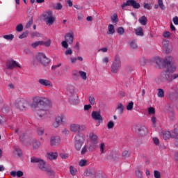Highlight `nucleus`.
<instances>
[{"instance_id":"obj_40","label":"nucleus","mask_w":178,"mask_h":178,"mask_svg":"<svg viewBox=\"0 0 178 178\" xmlns=\"http://www.w3.org/2000/svg\"><path fill=\"white\" fill-rule=\"evenodd\" d=\"M3 38H4V40H7L8 41H12V40L15 38V36L13 34H10V35H4Z\"/></svg>"},{"instance_id":"obj_26","label":"nucleus","mask_w":178,"mask_h":178,"mask_svg":"<svg viewBox=\"0 0 178 178\" xmlns=\"http://www.w3.org/2000/svg\"><path fill=\"white\" fill-rule=\"evenodd\" d=\"M13 154H17V156H22V155H23V152H22V149H20V147H19L18 146H14Z\"/></svg>"},{"instance_id":"obj_20","label":"nucleus","mask_w":178,"mask_h":178,"mask_svg":"<svg viewBox=\"0 0 178 178\" xmlns=\"http://www.w3.org/2000/svg\"><path fill=\"white\" fill-rule=\"evenodd\" d=\"M33 103L31 104V108L33 111L37 112V109H40L41 107H39L40 103L38 102V99L35 100V97H33Z\"/></svg>"},{"instance_id":"obj_14","label":"nucleus","mask_w":178,"mask_h":178,"mask_svg":"<svg viewBox=\"0 0 178 178\" xmlns=\"http://www.w3.org/2000/svg\"><path fill=\"white\" fill-rule=\"evenodd\" d=\"M6 69H9L10 70H13L15 67L22 69V65L15 60H8L6 63Z\"/></svg>"},{"instance_id":"obj_27","label":"nucleus","mask_w":178,"mask_h":178,"mask_svg":"<svg viewBox=\"0 0 178 178\" xmlns=\"http://www.w3.org/2000/svg\"><path fill=\"white\" fill-rule=\"evenodd\" d=\"M155 62L158 66H165V60L159 57L155 58Z\"/></svg>"},{"instance_id":"obj_7","label":"nucleus","mask_w":178,"mask_h":178,"mask_svg":"<svg viewBox=\"0 0 178 178\" xmlns=\"http://www.w3.org/2000/svg\"><path fill=\"white\" fill-rule=\"evenodd\" d=\"M44 22L47 26H52L55 23V17L51 10H47L42 14Z\"/></svg>"},{"instance_id":"obj_63","label":"nucleus","mask_w":178,"mask_h":178,"mask_svg":"<svg viewBox=\"0 0 178 178\" xmlns=\"http://www.w3.org/2000/svg\"><path fill=\"white\" fill-rule=\"evenodd\" d=\"M29 33L28 32H24L22 34H21L19 36V38L20 40H22V38H26V37H27Z\"/></svg>"},{"instance_id":"obj_28","label":"nucleus","mask_w":178,"mask_h":178,"mask_svg":"<svg viewBox=\"0 0 178 178\" xmlns=\"http://www.w3.org/2000/svg\"><path fill=\"white\" fill-rule=\"evenodd\" d=\"M107 34L108 35H113V34H115V26L113 25L109 24L108 26Z\"/></svg>"},{"instance_id":"obj_16","label":"nucleus","mask_w":178,"mask_h":178,"mask_svg":"<svg viewBox=\"0 0 178 178\" xmlns=\"http://www.w3.org/2000/svg\"><path fill=\"white\" fill-rule=\"evenodd\" d=\"M48 107H40V108L36 110V113L40 118L45 119V118H47V115L49 113V111L48 110Z\"/></svg>"},{"instance_id":"obj_4","label":"nucleus","mask_w":178,"mask_h":178,"mask_svg":"<svg viewBox=\"0 0 178 178\" xmlns=\"http://www.w3.org/2000/svg\"><path fill=\"white\" fill-rule=\"evenodd\" d=\"M27 105H29V100L22 97L17 98L13 104L15 108L22 111L27 109Z\"/></svg>"},{"instance_id":"obj_3","label":"nucleus","mask_w":178,"mask_h":178,"mask_svg":"<svg viewBox=\"0 0 178 178\" xmlns=\"http://www.w3.org/2000/svg\"><path fill=\"white\" fill-rule=\"evenodd\" d=\"M67 95H68L70 104L76 105L79 102V96L74 92V86H70L67 87Z\"/></svg>"},{"instance_id":"obj_48","label":"nucleus","mask_w":178,"mask_h":178,"mask_svg":"<svg viewBox=\"0 0 178 178\" xmlns=\"http://www.w3.org/2000/svg\"><path fill=\"white\" fill-rule=\"evenodd\" d=\"M87 151H88V147L87 146V145H85L81 149V155H84V154H86Z\"/></svg>"},{"instance_id":"obj_35","label":"nucleus","mask_w":178,"mask_h":178,"mask_svg":"<svg viewBox=\"0 0 178 178\" xmlns=\"http://www.w3.org/2000/svg\"><path fill=\"white\" fill-rule=\"evenodd\" d=\"M79 74L80 77L82 79V80H83L84 81L87 80V72L84 71H79Z\"/></svg>"},{"instance_id":"obj_17","label":"nucleus","mask_w":178,"mask_h":178,"mask_svg":"<svg viewBox=\"0 0 178 178\" xmlns=\"http://www.w3.org/2000/svg\"><path fill=\"white\" fill-rule=\"evenodd\" d=\"M60 143L61 140L59 136H53L50 138V145H51V147H59Z\"/></svg>"},{"instance_id":"obj_37","label":"nucleus","mask_w":178,"mask_h":178,"mask_svg":"<svg viewBox=\"0 0 178 178\" xmlns=\"http://www.w3.org/2000/svg\"><path fill=\"white\" fill-rule=\"evenodd\" d=\"M117 109L119 111V113L122 114L124 111V106H123L122 103H118L117 105Z\"/></svg>"},{"instance_id":"obj_11","label":"nucleus","mask_w":178,"mask_h":178,"mask_svg":"<svg viewBox=\"0 0 178 178\" xmlns=\"http://www.w3.org/2000/svg\"><path fill=\"white\" fill-rule=\"evenodd\" d=\"M55 122H56L53 123V127L56 129L58 126H60V124L66 123V115L65 114L58 115L57 117H56Z\"/></svg>"},{"instance_id":"obj_21","label":"nucleus","mask_w":178,"mask_h":178,"mask_svg":"<svg viewBox=\"0 0 178 178\" xmlns=\"http://www.w3.org/2000/svg\"><path fill=\"white\" fill-rule=\"evenodd\" d=\"M167 67L168 68L165 72H167V73H169L170 74H175L173 73H175V72H176L177 69V66H176L175 63L170 64V65L167 66Z\"/></svg>"},{"instance_id":"obj_29","label":"nucleus","mask_w":178,"mask_h":178,"mask_svg":"<svg viewBox=\"0 0 178 178\" xmlns=\"http://www.w3.org/2000/svg\"><path fill=\"white\" fill-rule=\"evenodd\" d=\"M97 144L98 143L92 142L90 145H88L87 147H88V151H90V152H92L93 151H95V148Z\"/></svg>"},{"instance_id":"obj_59","label":"nucleus","mask_w":178,"mask_h":178,"mask_svg":"<svg viewBox=\"0 0 178 178\" xmlns=\"http://www.w3.org/2000/svg\"><path fill=\"white\" fill-rule=\"evenodd\" d=\"M87 165V160L81 159L79 161V166H86Z\"/></svg>"},{"instance_id":"obj_55","label":"nucleus","mask_w":178,"mask_h":178,"mask_svg":"<svg viewBox=\"0 0 178 178\" xmlns=\"http://www.w3.org/2000/svg\"><path fill=\"white\" fill-rule=\"evenodd\" d=\"M111 20L113 23H118V15L114 14L112 17H111Z\"/></svg>"},{"instance_id":"obj_22","label":"nucleus","mask_w":178,"mask_h":178,"mask_svg":"<svg viewBox=\"0 0 178 178\" xmlns=\"http://www.w3.org/2000/svg\"><path fill=\"white\" fill-rule=\"evenodd\" d=\"M46 156L47 159H49L50 161H55V159H57L58 158V152H48L47 153Z\"/></svg>"},{"instance_id":"obj_52","label":"nucleus","mask_w":178,"mask_h":178,"mask_svg":"<svg viewBox=\"0 0 178 178\" xmlns=\"http://www.w3.org/2000/svg\"><path fill=\"white\" fill-rule=\"evenodd\" d=\"M122 156L124 158H129V156H130V151L129 150H124L122 152Z\"/></svg>"},{"instance_id":"obj_10","label":"nucleus","mask_w":178,"mask_h":178,"mask_svg":"<svg viewBox=\"0 0 178 178\" xmlns=\"http://www.w3.org/2000/svg\"><path fill=\"white\" fill-rule=\"evenodd\" d=\"M86 141V136L84 134H78L75 136V148L76 151H80Z\"/></svg>"},{"instance_id":"obj_1","label":"nucleus","mask_w":178,"mask_h":178,"mask_svg":"<svg viewBox=\"0 0 178 178\" xmlns=\"http://www.w3.org/2000/svg\"><path fill=\"white\" fill-rule=\"evenodd\" d=\"M176 79H178V73L173 74L167 72V71H164L162 72L159 76L156 79V82H157L158 84L161 83H165V81L172 83V80H176Z\"/></svg>"},{"instance_id":"obj_47","label":"nucleus","mask_w":178,"mask_h":178,"mask_svg":"<svg viewBox=\"0 0 178 178\" xmlns=\"http://www.w3.org/2000/svg\"><path fill=\"white\" fill-rule=\"evenodd\" d=\"M158 4L162 10H165V5H163V0H158Z\"/></svg>"},{"instance_id":"obj_38","label":"nucleus","mask_w":178,"mask_h":178,"mask_svg":"<svg viewBox=\"0 0 178 178\" xmlns=\"http://www.w3.org/2000/svg\"><path fill=\"white\" fill-rule=\"evenodd\" d=\"M163 138H164V140H168L170 138V131H164L163 133Z\"/></svg>"},{"instance_id":"obj_15","label":"nucleus","mask_w":178,"mask_h":178,"mask_svg":"<svg viewBox=\"0 0 178 178\" xmlns=\"http://www.w3.org/2000/svg\"><path fill=\"white\" fill-rule=\"evenodd\" d=\"M70 129L72 133H79V131H83V130H85L86 126L80 125L79 124H72Z\"/></svg>"},{"instance_id":"obj_34","label":"nucleus","mask_w":178,"mask_h":178,"mask_svg":"<svg viewBox=\"0 0 178 178\" xmlns=\"http://www.w3.org/2000/svg\"><path fill=\"white\" fill-rule=\"evenodd\" d=\"M157 97L159 98H163V97H165V90H163V89L159 88L157 89Z\"/></svg>"},{"instance_id":"obj_13","label":"nucleus","mask_w":178,"mask_h":178,"mask_svg":"<svg viewBox=\"0 0 178 178\" xmlns=\"http://www.w3.org/2000/svg\"><path fill=\"white\" fill-rule=\"evenodd\" d=\"M126 6H132L134 9H140V3H138L136 0H127L121 6V8H122V9H124Z\"/></svg>"},{"instance_id":"obj_58","label":"nucleus","mask_w":178,"mask_h":178,"mask_svg":"<svg viewBox=\"0 0 178 178\" xmlns=\"http://www.w3.org/2000/svg\"><path fill=\"white\" fill-rule=\"evenodd\" d=\"M42 45H44V47H50L51 46V40H48L46 42L42 41Z\"/></svg>"},{"instance_id":"obj_8","label":"nucleus","mask_w":178,"mask_h":178,"mask_svg":"<svg viewBox=\"0 0 178 178\" xmlns=\"http://www.w3.org/2000/svg\"><path fill=\"white\" fill-rule=\"evenodd\" d=\"M167 99L169 101H177L178 98V92H177V86H171L168 93L166 95Z\"/></svg>"},{"instance_id":"obj_46","label":"nucleus","mask_w":178,"mask_h":178,"mask_svg":"<svg viewBox=\"0 0 178 178\" xmlns=\"http://www.w3.org/2000/svg\"><path fill=\"white\" fill-rule=\"evenodd\" d=\"M99 148L100 150V153L104 154V150H105V143H100Z\"/></svg>"},{"instance_id":"obj_19","label":"nucleus","mask_w":178,"mask_h":178,"mask_svg":"<svg viewBox=\"0 0 178 178\" xmlns=\"http://www.w3.org/2000/svg\"><path fill=\"white\" fill-rule=\"evenodd\" d=\"M91 116L94 119V120H98L100 123H102V116H101V113H99V111H92Z\"/></svg>"},{"instance_id":"obj_39","label":"nucleus","mask_w":178,"mask_h":178,"mask_svg":"<svg viewBox=\"0 0 178 178\" xmlns=\"http://www.w3.org/2000/svg\"><path fill=\"white\" fill-rule=\"evenodd\" d=\"M130 47L132 48V49H136L138 48L137 42L136 40H132L129 42Z\"/></svg>"},{"instance_id":"obj_25","label":"nucleus","mask_w":178,"mask_h":178,"mask_svg":"<svg viewBox=\"0 0 178 178\" xmlns=\"http://www.w3.org/2000/svg\"><path fill=\"white\" fill-rule=\"evenodd\" d=\"M89 138L92 143H95V144H98V136L95 135L93 132L89 134Z\"/></svg>"},{"instance_id":"obj_64","label":"nucleus","mask_w":178,"mask_h":178,"mask_svg":"<svg viewBox=\"0 0 178 178\" xmlns=\"http://www.w3.org/2000/svg\"><path fill=\"white\" fill-rule=\"evenodd\" d=\"M172 22L175 26H178V17L175 16V17L172 18Z\"/></svg>"},{"instance_id":"obj_12","label":"nucleus","mask_w":178,"mask_h":178,"mask_svg":"<svg viewBox=\"0 0 178 178\" xmlns=\"http://www.w3.org/2000/svg\"><path fill=\"white\" fill-rule=\"evenodd\" d=\"M36 59L38 62H40L43 66H47V65H49V62H51V60H49L44 53H38Z\"/></svg>"},{"instance_id":"obj_36","label":"nucleus","mask_w":178,"mask_h":178,"mask_svg":"<svg viewBox=\"0 0 178 178\" xmlns=\"http://www.w3.org/2000/svg\"><path fill=\"white\" fill-rule=\"evenodd\" d=\"M71 63H76L77 60H80V62H83V57L81 56H78L77 58L76 57H72L70 58Z\"/></svg>"},{"instance_id":"obj_30","label":"nucleus","mask_w":178,"mask_h":178,"mask_svg":"<svg viewBox=\"0 0 178 178\" xmlns=\"http://www.w3.org/2000/svg\"><path fill=\"white\" fill-rule=\"evenodd\" d=\"M32 145L33 149H38V148L41 147V142L40 140H33Z\"/></svg>"},{"instance_id":"obj_54","label":"nucleus","mask_w":178,"mask_h":178,"mask_svg":"<svg viewBox=\"0 0 178 178\" xmlns=\"http://www.w3.org/2000/svg\"><path fill=\"white\" fill-rule=\"evenodd\" d=\"M16 31H18V33L23 31V24H18L16 26Z\"/></svg>"},{"instance_id":"obj_5","label":"nucleus","mask_w":178,"mask_h":178,"mask_svg":"<svg viewBox=\"0 0 178 178\" xmlns=\"http://www.w3.org/2000/svg\"><path fill=\"white\" fill-rule=\"evenodd\" d=\"M120 67H122V61L120 60V56L117 54L114 57V60L111 66V70L114 74H116L119 70H120Z\"/></svg>"},{"instance_id":"obj_56","label":"nucleus","mask_w":178,"mask_h":178,"mask_svg":"<svg viewBox=\"0 0 178 178\" xmlns=\"http://www.w3.org/2000/svg\"><path fill=\"white\" fill-rule=\"evenodd\" d=\"M44 128H38V130H37V133L38 134V136H42V134H44Z\"/></svg>"},{"instance_id":"obj_49","label":"nucleus","mask_w":178,"mask_h":178,"mask_svg":"<svg viewBox=\"0 0 178 178\" xmlns=\"http://www.w3.org/2000/svg\"><path fill=\"white\" fill-rule=\"evenodd\" d=\"M147 112L149 115H155V108L154 107H149Z\"/></svg>"},{"instance_id":"obj_53","label":"nucleus","mask_w":178,"mask_h":178,"mask_svg":"<svg viewBox=\"0 0 178 178\" xmlns=\"http://www.w3.org/2000/svg\"><path fill=\"white\" fill-rule=\"evenodd\" d=\"M139 63L140 66H145V63H146V60L145 58L142 57L139 59Z\"/></svg>"},{"instance_id":"obj_57","label":"nucleus","mask_w":178,"mask_h":178,"mask_svg":"<svg viewBox=\"0 0 178 178\" xmlns=\"http://www.w3.org/2000/svg\"><path fill=\"white\" fill-rule=\"evenodd\" d=\"M88 100L90 105H94L95 104V99L94 98V97L90 96L88 97Z\"/></svg>"},{"instance_id":"obj_6","label":"nucleus","mask_w":178,"mask_h":178,"mask_svg":"<svg viewBox=\"0 0 178 178\" xmlns=\"http://www.w3.org/2000/svg\"><path fill=\"white\" fill-rule=\"evenodd\" d=\"M74 40V34L73 32L67 33L65 35V40L61 42V45L63 48L67 49L69 48V44L72 45L73 41Z\"/></svg>"},{"instance_id":"obj_33","label":"nucleus","mask_w":178,"mask_h":178,"mask_svg":"<svg viewBox=\"0 0 178 178\" xmlns=\"http://www.w3.org/2000/svg\"><path fill=\"white\" fill-rule=\"evenodd\" d=\"M135 34L139 35V37H143L144 35V31L141 27L135 29Z\"/></svg>"},{"instance_id":"obj_44","label":"nucleus","mask_w":178,"mask_h":178,"mask_svg":"<svg viewBox=\"0 0 178 178\" xmlns=\"http://www.w3.org/2000/svg\"><path fill=\"white\" fill-rule=\"evenodd\" d=\"M42 41L35 42L31 44V47L32 48H37V47H39V45H42Z\"/></svg>"},{"instance_id":"obj_60","label":"nucleus","mask_w":178,"mask_h":178,"mask_svg":"<svg viewBox=\"0 0 178 178\" xmlns=\"http://www.w3.org/2000/svg\"><path fill=\"white\" fill-rule=\"evenodd\" d=\"M154 175L155 178H161V172L159 171L154 170Z\"/></svg>"},{"instance_id":"obj_2","label":"nucleus","mask_w":178,"mask_h":178,"mask_svg":"<svg viewBox=\"0 0 178 178\" xmlns=\"http://www.w3.org/2000/svg\"><path fill=\"white\" fill-rule=\"evenodd\" d=\"M31 163H38V166L40 170H43L44 172H47V173H50L52 175L54 173V171L51 169V168L47 167L45 165V161L44 160L37 158V157H31Z\"/></svg>"},{"instance_id":"obj_45","label":"nucleus","mask_w":178,"mask_h":178,"mask_svg":"<svg viewBox=\"0 0 178 178\" xmlns=\"http://www.w3.org/2000/svg\"><path fill=\"white\" fill-rule=\"evenodd\" d=\"M143 8H144V9H147V10H151V9H152V6H151L150 3H144Z\"/></svg>"},{"instance_id":"obj_41","label":"nucleus","mask_w":178,"mask_h":178,"mask_svg":"<svg viewBox=\"0 0 178 178\" xmlns=\"http://www.w3.org/2000/svg\"><path fill=\"white\" fill-rule=\"evenodd\" d=\"M127 111H133V108H134V102H130L126 106Z\"/></svg>"},{"instance_id":"obj_61","label":"nucleus","mask_w":178,"mask_h":178,"mask_svg":"<svg viewBox=\"0 0 178 178\" xmlns=\"http://www.w3.org/2000/svg\"><path fill=\"white\" fill-rule=\"evenodd\" d=\"M63 8V6L60 4V3H58L57 5L54 7L56 10H60Z\"/></svg>"},{"instance_id":"obj_18","label":"nucleus","mask_w":178,"mask_h":178,"mask_svg":"<svg viewBox=\"0 0 178 178\" xmlns=\"http://www.w3.org/2000/svg\"><path fill=\"white\" fill-rule=\"evenodd\" d=\"M38 83L40 84V86L47 87V88H51V87H54V83H52V82L48 79H40L38 80Z\"/></svg>"},{"instance_id":"obj_23","label":"nucleus","mask_w":178,"mask_h":178,"mask_svg":"<svg viewBox=\"0 0 178 178\" xmlns=\"http://www.w3.org/2000/svg\"><path fill=\"white\" fill-rule=\"evenodd\" d=\"M173 63H174L173 57H172L171 56H168L165 57V58L164 59V67H166V66H168Z\"/></svg>"},{"instance_id":"obj_9","label":"nucleus","mask_w":178,"mask_h":178,"mask_svg":"<svg viewBox=\"0 0 178 178\" xmlns=\"http://www.w3.org/2000/svg\"><path fill=\"white\" fill-rule=\"evenodd\" d=\"M38 101L39 105L42 106V108H51L52 106V102L47 97H42L35 96V101Z\"/></svg>"},{"instance_id":"obj_42","label":"nucleus","mask_w":178,"mask_h":178,"mask_svg":"<svg viewBox=\"0 0 178 178\" xmlns=\"http://www.w3.org/2000/svg\"><path fill=\"white\" fill-rule=\"evenodd\" d=\"M70 172L72 176H76V174L77 173V169L71 165L70 167Z\"/></svg>"},{"instance_id":"obj_51","label":"nucleus","mask_w":178,"mask_h":178,"mask_svg":"<svg viewBox=\"0 0 178 178\" xmlns=\"http://www.w3.org/2000/svg\"><path fill=\"white\" fill-rule=\"evenodd\" d=\"M117 33L120 35H123V34H124V29H123V27H119L117 29Z\"/></svg>"},{"instance_id":"obj_31","label":"nucleus","mask_w":178,"mask_h":178,"mask_svg":"<svg viewBox=\"0 0 178 178\" xmlns=\"http://www.w3.org/2000/svg\"><path fill=\"white\" fill-rule=\"evenodd\" d=\"M10 175L13 176V177H16L17 176L18 177H22L23 176V172L22 171H11L10 172Z\"/></svg>"},{"instance_id":"obj_62","label":"nucleus","mask_w":178,"mask_h":178,"mask_svg":"<svg viewBox=\"0 0 178 178\" xmlns=\"http://www.w3.org/2000/svg\"><path fill=\"white\" fill-rule=\"evenodd\" d=\"M73 54V50L72 49L68 48L65 51V55H72Z\"/></svg>"},{"instance_id":"obj_50","label":"nucleus","mask_w":178,"mask_h":178,"mask_svg":"<svg viewBox=\"0 0 178 178\" xmlns=\"http://www.w3.org/2000/svg\"><path fill=\"white\" fill-rule=\"evenodd\" d=\"M113 127H115V123L113 121H109L107 123V129L110 130L111 129H113Z\"/></svg>"},{"instance_id":"obj_24","label":"nucleus","mask_w":178,"mask_h":178,"mask_svg":"<svg viewBox=\"0 0 178 178\" xmlns=\"http://www.w3.org/2000/svg\"><path fill=\"white\" fill-rule=\"evenodd\" d=\"M138 131L140 136H147L148 134V129L145 126L140 127Z\"/></svg>"},{"instance_id":"obj_32","label":"nucleus","mask_w":178,"mask_h":178,"mask_svg":"<svg viewBox=\"0 0 178 178\" xmlns=\"http://www.w3.org/2000/svg\"><path fill=\"white\" fill-rule=\"evenodd\" d=\"M138 22L142 24V26H145L147 24V22H148V19L145 16H142L139 18Z\"/></svg>"},{"instance_id":"obj_43","label":"nucleus","mask_w":178,"mask_h":178,"mask_svg":"<svg viewBox=\"0 0 178 178\" xmlns=\"http://www.w3.org/2000/svg\"><path fill=\"white\" fill-rule=\"evenodd\" d=\"M136 176L138 177V178H143V171H141L140 169H137L135 171Z\"/></svg>"}]
</instances>
